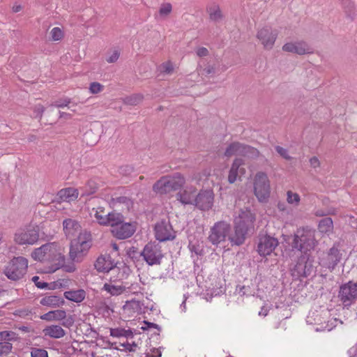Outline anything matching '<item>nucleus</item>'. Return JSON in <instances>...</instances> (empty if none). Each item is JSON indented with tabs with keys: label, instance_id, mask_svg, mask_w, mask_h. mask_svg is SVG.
Segmentation results:
<instances>
[{
	"label": "nucleus",
	"instance_id": "f257e3e1",
	"mask_svg": "<svg viewBox=\"0 0 357 357\" xmlns=\"http://www.w3.org/2000/svg\"><path fill=\"white\" fill-rule=\"evenodd\" d=\"M317 244L315 230L309 227L296 229L291 243L293 249H296L306 255V252L314 248Z\"/></svg>",
	"mask_w": 357,
	"mask_h": 357
},
{
	"label": "nucleus",
	"instance_id": "f03ea898",
	"mask_svg": "<svg viewBox=\"0 0 357 357\" xmlns=\"http://www.w3.org/2000/svg\"><path fill=\"white\" fill-rule=\"evenodd\" d=\"M91 234L88 231L72 239L69 252L71 261L81 262L91 247Z\"/></svg>",
	"mask_w": 357,
	"mask_h": 357
},
{
	"label": "nucleus",
	"instance_id": "7ed1b4c3",
	"mask_svg": "<svg viewBox=\"0 0 357 357\" xmlns=\"http://www.w3.org/2000/svg\"><path fill=\"white\" fill-rule=\"evenodd\" d=\"M118 219L116 221L112 222L109 225L112 235L121 240L131 237L136 231V224L135 222H124V217L120 213H119Z\"/></svg>",
	"mask_w": 357,
	"mask_h": 357
},
{
	"label": "nucleus",
	"instance_id": "20e7f679",
	"mask_svg": "<svg viewBox=\"0 0 357 357\" xmlns=\"http://www.w3.org/2000/svg\"><path fill=\"white\" fill-rule=\"evenodd\" d=\"M39 239V228L28 225L18 229L14 234V241L18 245H33Z\"/></svg>",
	"mask_w": 357,
	"mask_h": 357
},
{
	"label": "nucleus",
	"instance_id": "39448f33",
	"mask_svg": "<svg viewBox=\"0 0 357 357\" xmlns=\"http://www.w3.org/2000/svg\"><path fill=\"white\" fill-rule=\"evenodd\" d=\"M254 192L260 202H266L270 197V181L266 173L257 172L254 178Z\"/></svg>",
	"mask_w": 357,
	"mask_h": 357
},
{
	"label": "nucleus",
	"instance_id": "423d86ee",
	"mask_svg": "<svg viewBox=\"0 0 357 357\" xmlns=\"http://www.w3.org/2000/svg\"><path fill=\"white\" fill-rule=\"evenodd\" d=\"M28 260L23 257H14L4 270L8 278L12 280L21 279L26 273Z\"/></svg>",
	"mask_w": 357,
	"mask_h": 357
},
{
	"label": "nucleus",
	"instance_id": "0eeeda50",
	"mask_svg": "<svg viewBox=\"0 0 357 357\" xmlns=\"http://www.w3.org/2000/svg\"><path fill=\"white\" fill-rule=\"evenodd\" d=\"M314 273V261L307 255H301L291 269V275L296 279L307 278Z\"/></svg>",
	"mask_w": 357,
	"mask_h": 357
},
{
	"label": "nucleus",
	"instance_id": "6e6552de",
	"mask_svg": "<svg viewBox=\"0 0 357 357\" xmlns=\"http://www.w3.org/2000/svg\"><path fill=\"white\" fill-rule=\"evenodd\" d=\"M141 255L149 266L160 265L164 257L161 246L155 242L148 243L144 246Z\"/></svg>",
	"mask_w": 357,
	"mask_h": 357
},
{
	"label": "nucleus",
	"instance_id": "1a4fd4ad",
	"mask_svg": "<svg viewBox=\"0 0 357 357\" xmlns=\"http://www.w3.org/2000/svg\"><path fill=\"white\" fill-rule=\"evenodd\" d=\"M338 298L344 307L349 308L357 300V282L349 281L340 286Z\"/></svg>",
	"mask_w": 357,
	"mask_h": 357
},
{
	"label": "nucleus",
	"instance_id": "9d476101",
	"mask_svg": "<svg viewBox=\"0 0 357 357\" xmlns=\"http://www.w3.org/2000/svg\"><path fill=\"white\" fill-rule=\"evenodd\" d=\"M231 230V226L225 221L215 222L211 228L208 241L215 245L224 242Z\"/></svg>",
	"mask_w": 357,
	"mask_h": 357
},
{
	"label": "nucleus",
	"instance_id": "9b49d317",
	"mask_svg": "<svg viewBox=\"0 0 357 357\" xmlns=\"http://www.w3.org/2000/svg\"><path fill=\"white\" fill-rule=\"evenodd\" d=\"M58 245L55 243H50L43 245L36 248L31 256L35 260L45 261L57 258L59 252L57 250Z\"/></svg>",
	"mask_w": 357,
	"mask_h": 357
},
{
	"label": "nucleus",
	"instance_id": "f8f14e48",
	"mask_svg": "<svg viewBox=\"0 0 357 357\" xmlns=\"http://www.w3.org/2000/svg\"><path fill=\"white\" fill-rule=\"evenodd\" d=\"M278 31L271 26H266L257 33V38L259 40L264 48L268 50L273 49L278 38Z\"/></svg>",
	"mask_w": 357,
	"mask_h": 357
},
{
	"label": "nucleus",
	"instance_id": "ddd939ff",
	"mask_svg": "<svg viewBox=\"0 0 357 357\" xmlns=\"http://www.w3.org/2000/svg\"><path fill=\"white\" fill-rule=\"evenodd\" d=\"M154 230L155 238L160 242L172 241L176 236L172 227L169 222L161 221L158 222L155 226Z\"/></svg>",
	"mask_w": 357,
	"mask_h": 357
},
{
	"label": "nucleus",
	"instance_id": "4468645a",
	"mask_svg": "<svg viewBox=\"0 0 357 357\" xmlns=\"http://www.w3.org/2000/svg\"><path fill=\"white\" fill-rule=\"evenodd\" d=\"M278 245V240L268 235L261 236L257 245V252L260 256L270 255Z\"/></svg>",
	"mask_w": 357,
	"mask_h": 357
},
{
	"label": "nucleus",
	"instance_id": "2eb2a0df",
	"mask_svg": "<svg viewBox=\"0 0 357 357\" xmlns=\"http://www.w3.org/2000/svg\"><path fill=\"white\" fill-rule=\"evenodd\" d=\"M214 193L211 190H201L195 197L194 204L201 211H208L213 206Z\"/></svg>",
	"mask_w": 357,
	"mask_h": 357
},
{
	"label": "nucleus",
	"instance_id": "dca6fc26",
	"mask_svg": "<svg viewBox=\"0 0 357 357\" xmlns=\"http://www.w3.org/2000/svg\"><path fill=\"white\" fill-rule=\"evenodd\" d=\"M92 213H94L93 216L97 222L102 226H109L112 222L119 220V213L115 211L106 213L102 206L93 208Z\"/></svg>",
	"mask_w": 357,
	"mask_h": 357
},
{
	"label": "nucleus",
	"instance_id": "f3484780",
	"mask_svg": "<svg viewBox=\"0 0 357 357\" xmlns=\"http://www.w3.org/2000/svg\"><path fill=\"white\" fill-rule=\"evenodd\" d=\"M63 231L67 238L71 240L80 236L86 229H82L79 222L72 218H67L63 221Z\"/></svg>",
	"mask_w": 357,
	"mask_h": 357
},
{
	"label": "nucleus",
	"instance_id": "a211bd4d",
	"mask_svg": "<svg viewBox=\"0 0 357 357\" xmlns=\"http://www.w3.org/2000/svg\"><path fill=\"white\" fill-rule=\"evenodd\" d=\"M282 50L299 55L312 54L314 52L313 49L304 41L287 43L282 46Z\"/></svg>",
	"mask_w": 357,
	"mask_h": 357
},
{
	"label": "nucleus",
	"instance_id": "6ab92c4d",
	"mask_svg": "<svg viewBox=\"0 0 357 357\" xmlns=\"http://www.w3.org/2000/svg\"><path fill=\"white\" fill-rule=\"evenodd\" d=\"M255 220V217L250 210H241L238 215L235 218L234 224L249 230L253 227Z\"/></svg>",
	"mask_w": 357,
	"mask_h": 357
},
{
	"label": "nucleus",
	"instance_id": "aec40b11",
	"mask_svg": "<svg viewBox=\"0 0 357 357\" xmlns=\"http://www.w3.org/2000/svg\"><path fill=\"white\" fill-rule=\"evenodd\" d=\"M341 259L340 250L335 246L332 247L325 259H322V265L329 269H334Z\"/></svg>",
	"mask_w": 357,
	"mask_h": 357
},
{
	"label": "nucleus",
	"instance_id": "412c9836",
	"mask_svg": "<svg viewBox=\"0 0 357 357\" xmlns=\"http://www.w3.org/2000/svg\"><path fill=\"white\" fill-rule=\"evenodd\" d=\"M244 165V161L241 158H236L231 166L228 175V181L229 183H234L236 180L239 174H243L245 173V169L241 167Z\"/></svg>",
	"mask_w": 357,
	"mask_h": 357
},
{
	"label": "nucleus",
	"instance_id": "4be33fe9",
	"mask_svg": "<svg viewBox=\"0 0 357 357\" xmlns=\"http://www.w3.org/2000/svg\"><path fill=\"white\" fill-rule=\"evenodd\" d=\"M95 268L98 272L107 273L112 270L115 264L108 255L100 256L95 262Z\"/></svg>",
	"mask_w": 357,
	"mask_h": 357
},
{
	"label": "nucleus",
	"instance_id": "5701e85b",
	"mask_svg": "<svg viewBox=\"0 0 357 357\" xmlns=\"http://www.w3.org/2000/svg\"><path fill=\"white\" fill-rule=\"evenodd\" d=\"M248 231V230L235 225L234 233L229 236V240L232 245H241L244 243Z\"/></svg>",
	"mask_w": 357,
	"mask_h": 357
},
{
	"label": "nucleus",
	"instance_id": "b1692460",
	"mask_svg": "<svg viewBox=\"0 0 357 357\" xmlns=\"http://www.w3.org/2000/svg\"><path fill=\"white\" fill-rule=\"evenodd\" d=\"M43 333L45 337L54 339L61 338L66 334L62 327L59 325L47 326L43 330Z\"/></svg>",
	"mask_w": 357,
	"mask_h": 357
},
{
	"label": "nucleus",
	"instance_id": "393cba45",
	"mask_svg": "<svg viewBox=\"0 0 357 357\" xmlns=\"http://www.w3.org/2000/svg\"><path fill=\"white\" fill-rule=\"evenodd\" d=\"M153 190L159 194H167L173 190L168 179V176H163L153 186Z\"/></svg>",
	"mask_w": 357,
	"mask_h": 357
},
{
	"label": "nucleus",
	"instance_id": "a878e982",
	"mask_svg": "<svg viewBox=\"0 0 357 357\" xmlns=\"http://www.w3.org/2000/svg\"><path fill=\"white\" fill-rule=\"evenodd\" d=\"M195 188H190L188 190L185 189L182 192L177 194V200L183 204H194L195 203Z\"/></svg>",
	"mask_w": 357,
	"mask_h": 357
},
{
	"label": "nucleus",
	"instance_id": "bb28decb",
	"mask_svg": "<svg viewBox=\"0 0 357 357\" xmlns=\"http://www.w3.org/2000/svg\"><path fill=\"white\" fill-rule=\"evenodd\" d=\"M40 303L42 305L50 307H56L64 303V300L61 296L49 295L41 298Z\"/></svg>",
	"mask_w": 357,
	"mask_h": 357
},
{
	"label": "nucleus",
	"instance_id": "cd10ccee",
	"mask_svg": "<svg viewBox=\"0 0 357 357\" xmlns=\"http://www.w3.org/2000/svg\"><path fill=\"white\" fill-rule=\"evenodd\" d=\"M318 229L321 234L329 236L333 231V220L328 217L321 219L319 222Z\"/></svg>",
	"mask_w": 357,
	"mask_h": 357
},
{
	"label": "nucleus",
	"instance_id": "c85d7f7f",
	"mask_svg": "<svg viewBox=\"0 0 357 357\" xmlns=\"http://www.w3.org/2000/svg\"><path fill=\"white\" fill-rule=\"evenodd\" d=\"M98 188V187L96 181L94 179H90L84 185L79 188L80 196H90L96 192Z\"/></svg>",
	"mask_w": 357,
	"mask_h": 357
},
{
	"label": "nucleus",
	"instance_id": "c756f323",
	"mask_svg": "<svg viewBox=\"0 0 357 357\" xmlns=\"http://www.w3.org/2000/svg\"><path fill=\"white\" fill-rule=\"evenodd\" d=\"M64 296L69 301L75 303H80L84 300L86 297V292L83 289L68 291L64 293Z\"/></svg>",
	"mask_w": 357,
	"mask_h": 357
},
{
	"label": "nucleus",
	"instance_id": "7c9ffc66",
	"mask_svg": "<svg viewBox=\"0 0 357 357\" xmlns=\"http://www.w3.org/2000/svg\"><path fill=\"white\" fill-rule=\"evenodd\" d=\"M66 317V312L65 310H57L54 311L48 312L40 316V319L47 321H60L65 319Z\"/></svg>",
	"mask_w": 357,
	"mask_h": 357
},
{
	"label": "nucleus",
	"instance_id": "2f4dec72",
	"mask_svg": "<svg viewBox=\"0 0 357 357\" xmlns=\"http://www.w3.org/2000/svg\"><path fill=\"white\" fill-rule=\"evenodd\" d=\"M243 147V144L238 142H232L228 145L224 154L228 158L233 155H241Z\"/></svg>",
	"mask_w": 357,
	"mask_h": 357
},
{
	"label": "nucleus",
	"instance_id": "473e14b6",
	"mask_svg": "<svg viewBox=\"0 0 357 357\" xmlns=\"http://www.w3.org/2000/svg\"><path fill=\"white\" fill-rule=\"evenodd\" d=\"M197 71L199 75L207 77L215 73V67L209 63H204V62L200 61L198 63Z\"/></svg>",
	"mask_w": 357,
	"mask_h": 357
},
{
	"label": "nucleus",
	"instance_id": "72a5a7b5",
	"mask_svg": "<svg viewBox=\"0 0 357 357\" xmlns=\"http://www.w3.org/2000/svg\"><path fill=\"white\" fill-rule=\"evenodd\" d=\"M168 179L173 190L181 188L185 183V178L180 173H175L172 176H168Z\"/></svg>",
	"mask_w": 357,
	"mask_h": 357
},
{
	"label": "nucleus",
	"instance_id": "f704fd0d",
	"mask_svg": "<svg viewBox=\"0 0 357 357\" xmlns=\"http://www.w3.org/2000/svg\"><path fill=\"white\" fill-rule=\"evenodd\" d=\"M111 202L114 206L122 205V208L127 210H129L133 204L132 199L125 196L113 197Z\"/></svg>",
	"mask_w": 357,
	"mask_h": 357
},
{
	"label": "nucleus",
	"instance_id": "c9c22d12",
	"mask_svg": "<svg viewBox=\"0 0 357 357\" xmlns=\"http://www.w3.org/2000/svg\"><path fill=\"white\" fill-rule=\"evenodd\" d=\"M102 290L109 293L111 296H119L125 291V287L122 285H114L112 283H105Z\"/></svg>",
	"mask_w": 357,
	"mask_h": 357
},
{
	"label": "nucleus",
	"instance_id": "e433bc0d",
	"mask_svg": "<svg viewBox=\"0 0 357 357\" xmlns=\"http://www.w3.org/2000/svg\"><path fill=\"white\" fill-rule=\"evenodd\" d=\"M56 259L59 260V263L64 271L68 273H73L76 270V267L74 264L75 262L72 261V262L66 263L65 256L63 255L61 252L58 253V257Z\"/></svg>",
	"mask_w": 357,
	"mask_h": 357
},
{
	"label": "nucleus",
	"instance_id": "4c0bfd02",
	"mask_svg": "<svg viewBox=\"0 0 357 357\" xmlns=\"http://www.w3.org/2000/svg\"><path fill=\"white\" fill-rule=\"evenodd\" d=\"M241 156L256 159L259 156V151L252 146L243 144Z\"/></svg>",
	"mask_w": 357,
	"mask_h": 357
},
{
	"label": "nucleus",
	"instance_id": "58836bf2",
	"mask_svg": "<svg viewBox=\"0 0 357 357\" xmlns=\"http://www.w3.org/2000/svg\"><path fill=\"white\" fill-rule=\"evenodd\" d=\"M207 11L209 14L210 20L212 21L218 22L223 17L220 8L218 5L211 6L207 9Z\"/></svg>",
	"mask_w": 357,
	"mask_h": 357
},
{
	"label": "nucleus",
	"instance_id": "ea45409f",
	"mask_svg": "<svg viewBox=\"0 0 357 357\" xmlns=\"http://www.w3.org/2000/svg\"><path fill=\"white\" fill-rule=\"evenodd\" d=\"M79 195H80L79 188H68L61 190V196L65 197L70 201L77 199Z\"/></svg>",
	"mask_w": 357,
	"mask_h": 357
},
{
	"label": "nucleus",
	"instance_id": "a19ab883",
	"mask_svg": "<svg viewBox=\"0 0 357 357\" xmlns=\"http://www.w3.org/2000/svg\"><path fill=\"white\" fill-rule=\"evenodd\" d=\"M287 201L289 204L295 206H298L299 204L301 199L298 194L293 192L291 191H288L287 192Z\"/></svg>",
	"mask_w": 357,
	"mask_h": 357
},
{
	"label": "nucleus",
	"instance_id": "79ce46f5",
	"mask_svg": "<svg viewBox=\"0 0 357 357\" xmlns=\"http://www.w3.org/2000/svg\"><path fill=\"white\" fill-rule=\"evenodd\" d=\"M13 349V344L8 342H0V356L9 354Z\"/></svg>",
	"mask_w": 357,
	"mask_h": 357
},
{
	"label": "nucleus",
	"instance_id": "37998d69",
	"mask_svg": "<svg viewBox=\"0 0 357 357\" xmlns=\"http://www.w3.org/2000/svg\"><path fill=\"white\" fill-rule=\"evenodd\" d=\"M188 248L192 252H194L197 255H202L203 254V246L198 242L193 243L190 241Z\"/></svg>",
	"mask_w": 357,
	"mask_h": 357
},
{
	"label": "nucleus",
	"instance_id": "c03bdc74",
	"mask_svg": "<svg viewBox=\"0 0 357 357\" xmlns=\"http://www.w3.org/2000/svg\"><path fill=\"white\" fill-rule=\"evenodd\" d=\"M15 333L13 331H0V340L12 341L15 340Z\"/></svg>",
	"mask_w": 357,
	"mask_h": 357
},
{
	"label": "nucleus",
	"instance_id": "a18cd8bd",
	"mask_svg": "<svg viewBox=\"0 0 357 357\" xmlns=\"http://www.w3.org/2000/svg\"><path fill=\"white\" fill-rule=\"evenodd\" d=\"M31 357H48V353L44 349L33 347L31 349Z\"/></svg>",
	"mask_w": 357,
	"mask_h": 357
},
{
	"label": "nucleus",
	"instance_id": "49530a36",
	"mask_svg": "<svg viewBox=\"0 0 357 357\" xmlns=\"http://www.w3.org/2000/svg\"><path fill=\"white\" fill-rule=\"evenodd\" d=\"M159 69L161 73H166V74H171L174 70V66L171 61H167V62L162 63L160 66Z\"/></svg>",
	"mask_w": 357,
	"mask_h": 357
},
{
	"label": "nucleus",
	"instance_id": "de8ad7c7",
	"mask_svg": "<svg viewBox=\"0 0 357 357\" xmlns=\"http://www.w3.org/2000/svg\"><path fill=\"white\" fill-rule=\"evenodd\" d=\"M52 39L54 41L60 40L63 36V33L62 30L59 27H54L51 30L50 32Z\"/></svg>",
	"mask_w": 357,
	"mask_h": 357
},
{
	"label": "nucleus",
	"instance_id": "09e8293b",
	"mask_svg": "<svg viewBox=\"0 0 357 357\" xmlns=\"http://www.w3.org/2000/svg\"><path fill=\"white\" fill-rule=\"evenodd\" d=\"M275 149L276 152L284 159H285L287 160H291L292 158L289 154V151L287 149H284L280 146H276L275 147Z\"/></svg>",
	"mask_w": 357,
	"mask_h": 357
},
{
	"label": "nucleus",
	"instance_id": "8fccbe9b",
	"mask_svg": "<svg viewBox=\"0 0 357 357\" xmlns=\"http://www.w3.org/2000/svg\"><path fill=\"white\" fill-rule=\"evenodd\" d=\"M172 5L169 3H164L161 6L159 13L162 16H167L168 15L171 11H172Z\"/></svg>",
	"mask_w": 357,
	"mask_h": 357
},
{
	"label": "nucleus",
	"instance_id": "3c124183",
	"mask_svg": "<svg viewBox=\"0 0 357 357\" xmlns=\"http://www.w3.org/2000/svg\"><path fill=\"white\" fill-rule=\"evenodd\" d=\"M126 329L121 328H110V335L114 337H121L126 335Z\"/></svg>",
	"mask_w": 357,
	"mask_h": 357
},
{
	"label": "nucleus",
	"instance_id": "603ef678",
	"mask_svg": "<svg viewBox=\"0 0 357 357\" xmlns=\"http://www.w3.org/2000/svg\"><path fill=\"white\" fill-rule=\"evenodd\" d=\"M103 89V86L98 82H92L89 86V91L91 93H98Z\"/></svg>",
	"mask_w": 357,
	"mask_h": 357
},
{
	"label": "nucleus",
	"instance_id": "864d4df0",
	"mask_svg": "<svg viewBox=\"0 0 357 357\" xmlns=\"http://www.w3.org/2000/svg\"><path fill=\"white\" fill-rule=\"evenodd\" d=\"M134 172V167L130 165H123L119 168V173L124 176H129Z\"/></svg>",
	"mask_w": 357,
	"mask_h": 357
},
{
	"label": "nucleus",
	"instance_id": "5fc2aeb1",
	"mask_svg": "<svg viewBox=\"0 0 357 357\" xmlns=\"http://www.w3.org/2000/svg\"><path fill=\"white\" fill-rule=\"evenodd\" d=\"M143 99L142 94H135L128 98V102L130 105H136L139 104Z\"/></svg>",
	"mask_w": 357,
	"mask_h": 357
},
{
	"label": "nucleus",
	"instance_id": "6e6d98bb",
	"mask_svg": "<svg viewBox=\"0 0 357 357\" xmlns=\"http://www.w3.org/2000/svg\"><path fill=\"white\" fill-rule=\"evenodd\" d=\"M343 6L345 8V12L348 17H352V10L354 8V5L353 3L350 2L349 0L343 2Z\"/></svg>",
	"mask_w": 357,
	"mask_h": 357
},
{
	"label": "nucleus",
	"instance_id": "4d7b16f0",
	"mask_svg": "<svg viewBox=\"0 0 357 357\" xmlns=\"http://www.w3.org/2000/svg\"><path fill=\"white\" fill-rule=\"evenodd\" d=\"M70 103V99L65 98L63 100H59L56 101L54 102V105L58 108H63L65 107H68Z\"/></svg>",
	"mask_w": 357,
	"mask_h": 357
},
{
	"label": "nucleus",
	"instance_id": "13d9d810",
	"mask_svg": "<svg viewBox=\"0 0 357 357\" xmlns=\"http://www.w3.org/2000/svg\"><path fill=\"white\" fill-rule=\"evenodd\" d=\"M120 53L118 50H114L112 54L107 58V61L108 63H114L116 62L118 59L119 58Z\"/></svg>",
	"mask_w": 357,
	"mask_h": 357
},
{
	"label": "nucleus",
	"instance_id": "bf43d9fd",
	"mask_svg": "<svg viewBox=\"0 0 357 357\" xmlns=\"http://www.w3.org/2000/svg\"><path fill=\"white\" fill-rule=\"evenodd\" d=\"M32 280L34 282L36 286L39 289H44L47 287V283L39 281L38 276H33L32 278Z\"/></svg>",
	"mask_w": 357,
	"mask_h": 357
},
{
	"label": "nucleus",
	"instance_id": "052dcab7",
	"mask_svg": "<svg viewBox=\"0 0 357 357\" xmlns=\"http://www.w3.org/2000/svg\"><path fill=\"white\" fill-rule=\"evenodd\" d=\"M44 111H45V108L42 105H40V104L36 105L34 107V114L36 115V117L40 118L42 116Z\"/></svg>",
	"mask_w": 357,
	"mask_h": 357
},
{
	"label": "nucleus",
	"instance_id": "680f3d73",
	"mask_svg": "<svg viewBox=\"0 0 357 357\" xmlns=\"http://www.w3.org/2000/svg\"><path fill=\"white\" fill-rule=\"evenodd\" d=\"M196 54L199 57H204L208 56V50L204 47H198L196 50Z\"/></svg>",
	"mask_w": 357,
	"mask_h": 357
},
{
	"label": "nucleus",
	"instance_id": "e2e57ef3",
	"mask_svg": "<svg viewBox=\"0 0 357 357\" xmlns=\"http://www.w3.org/2000/svg\"><path fill=\"white\" fill-rule=\"evenodd\" d=\"M310 166L314 169H317L320 167L319 160L316 156H314L310 159Z\"/></svg>",
	"mask_w": 357,
	"mask_h": 357
},
{
	"label": "nucleus",
	"instance_id": "0e129e2a",
	"mask_svg": "<svg viewBox=\"0 0 357 357\" xmlns=\"http://www.w3.org/2000/svg\"><path fill=\"white\" fill-rule=\"evenodd\" d=\"M30 314H31V312L28 310L19 311V315L22 317H25L29 315Z\"/></svg>",
	"mask_w": 357,
	"mask_h": 357
},
{
	"label": "nucleus",
	"instance_id": "69168bd1",
	"mask_svg": "<svg viewBox=\"0 0 357 357\" xmlns=\"http://www.w3.org/2000/svg\"><path fill=\"white\" fill-rule=\"evenodd\" d=\"M71 117L70 114L59 111V118H64L68 119Z\"/></svg>",
	"mask_w": 357,
	"mask_h": 357
},
{
	"label": "nucleus",
	"instance_id": "338daca9",
	"mask_svg": "<svg viewBox=\"0 0 357 357\" xmlns=\"http://www.w3.org/2000/svg\"><path fill=\"white\" fill-rule=\"evenodd\" d=\"M144 323H145V324L147 325V326L149 328H157V329L160 328L159 326L156 324L151 323V322H148V321H144Z\"/></svg>",
	"mask_w": 357,
	"mask_h": 357
},
{
	"label": "nucleus",
	"instance_id": "774afa93",
	"mask_svg": "<svg viewBox=\"0 0 357 357\" xmlns=\"http://www.w3.org/2000/svg\"><path fill=\"white\" fill-rule=\"evenodd\" d=\"M153 354L152 355H147L146 357H161V352L158 350L153 351Z\"/></svg>",
	"mask_w": 357,
	"mask_h": 357
}]
</instances>
